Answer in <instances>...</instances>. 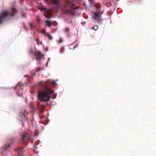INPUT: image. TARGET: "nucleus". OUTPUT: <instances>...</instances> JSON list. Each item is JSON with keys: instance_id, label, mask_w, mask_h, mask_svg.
I'll return each instance as SVG.
<instances>
[{"instance_id": "nucleus-1", "label": "nucleus", "mask_w": 156, "mask_h": 156, "mask_svg": "<svg viewBox=\"0 0 156 156\" xmlns=\"http://www.w3.org/2000/svg\"><path fill=\"white\" fill-rule=\"evenodd\" d=\"M56 82H51L50 80H47L45 82H40L38 84L41 91H39L38 93V98L41 101H47L51 98V95L54 91L51 87L54 86Z\"/></svg>"}, {"instance_id": "nucleus-2", "label": "nucleus", "mask_w": 156, "mask_h": 156, "mask_svg": "<svg viewBox=\"0 0 156 156\" xmlns=\"http://www.w3.org/2000/svg\"><path fill=\"white\" fill-rule=\"evenodd\" d=\"M78 7H75V4H71L69 0L66 1V4L62 8V10L65 14L69 13L72 16L75 15V13L78 11Z\"/></svg>"}, {"instance_id": "nucleus-3", "label": "nucleus", "mask_w": 156, "mask_h": 156, "mask_svg": "<svg viewBox=\"0 0 156 156\" xmlns=\"http://www.w3.org/2000/svg\"><path fill=\"white\" fill-rule=\"evenodd\" d=\"M13 12L9 13L5 11H3L0 14V25L2 23V21L4 20L5 18L7 16L10 15L11 16H13L14 15V13L16 12V10L14 8L12 9Z\"/></svg>"}, {"instance_id": "nucleus-4", "label": "nucleus", "mask_w": 156, "mask_h": 156, "mask_svg": "<svg viewBox=\"0 0 156 156\" xmlns=\"http://www.w3.org/2000/svg\"><path fill=\"white\" fill-rule=\"evenodd\" d=\"M35 55L36 56V59L37 60L38 59L41 60L44 56V55L39 51L36 52L35 53Z\"/></svg>"}, {"instance_id": "nucleus-5", "label": "nucleus", "mask_w": 156, "mask_h": 156, "mask_svg": "<svg viewBox=\"0 0 156 156\" xmlns=\"http://www.w3.org/2000/svg\"><path fill=\"white\" fill-rule=\"evenodd\" d=\"M103 12L102 11H99L98 12H95L94 13V17L95 19H97L98 17H100L101 16V15L102 14Z\"/></svg>"}, {"instance_id": "nucleus-6", "label": "nucleus", "mask_w": 156, "mask_h": 156, "mask_svg": "<svg viewBox=\"0 0 156 156\" xmlns=\"http://www.w3.org/2000/svg\"><path fill=\"white\" fill-rule=\"evenodd\" d=\"M13 143V141L11 140L9 142L5 145V150H7L8 148H10L11 145Z\"/></svg>"}, {"instance_id": "nucleus-7", "label": "nucleus", "mask_w": 156, "mask_h": 156, "mask_svg": "<svg viewBox=\"0 0 156 156\" xmlns=\"http://www.w3.org/2000/svg\"><path fill=\"white\" fill-rule=\"evenodd\" d=\"M46 1H51L53 4L57 6H59L60 1L58 0H45Z\"/></svg>"}, {"instance_id": "nucleus-8", "label": "nucleus", "mask_w": 156, "mask_h": 156, "mask_svg": "<svg viewBox=\"0 0 156 156\" xmlns=\"http://www.w3.org/2000/svg\"><path fill=\"white\" fill-rule=\"evenodd\" d=\"M30 137L28 136L27 133L24 132L22 134V140H24L26 139L29 140Z\"/></svg>"}, {"instance_id": "nucleus-9", "label": "nucleus", "mask_w": 156, "mask_h": 156, "mask_svg": "<svg viewBox=\"0 0 156 156\" xmlns=\"http://www.w3.org/2000/svg\"><path fill=\"white\" fill-rule=\"evenodd\" d=\"M45 23L47 24V26L49 27H50L51 25V22L48 20H47L45 21Z\"/></svg>"}, {"instance_id": "nucleus-10", "label": "nucleus", "mask_w": 156, "mask_h": 156, "mask_svg": "<svg viewBox=\"0 0 156 156\" xmlns=\"http://www.w3.org/2000/svg\"><path fill=\"white\" fill-rule=\"evenodd\" d=\"M46 35L48 37L49 40H51L53 37H52L50 35V34L48 33H46Z\"/></svg>"}, {"instance_id": "nucleus-11", "label": "nucleus", "mask_w": 156, "mask_h": 156, "mask_svg": "<svg viewBox=\"0 0 156 156\" xmlns=\"http://www.w3.org/2000/svg\"><path fill=\"white\" fill-rule=\"evenodd\" d=\"M98 26L97 25H95L92 27V30H97L98 29Z\"/></svg>"}, {"instance_id": "nucleus-12", "label": "nucleus", "mask_w": 156, "mask_h": 156, "mask_svg": "<svg viewBox=\"0 0 156 156\" xmlns=\"http://www.w3.org/2000/svg\"><path fill=\"white\" fill-rule=\"evenodd\" d=\"M39 117L40 119H43L44 118V116L42 114H40L39 115Z\"/></svg>"}, {"instance_id": "nucleus-13", "label": "nucleus", "mask_w": 156, "mask_h": 156, "mask_svg": "<svg viewBox=\"0 0 156 156\" xmlns=\"http://www.w3.org/2000/svg\"><path fill=\"white\" fill-rule=\"evenodd\" d=\"M45 17L46 18H50L51 17V16L49 14H48L47 15H46L45 16Z\"/></svg>"}, {"instance_id": "nucleus-14", "label": "nucleus", "mask_w": 156, "mask_h": 156, "mask_svg": "<svg viewBox=\"0 0 156 156\" xmlns=\"http://www.w3.org/2000/svg\"><path fill=\"white\" fill-rule=\"evenodd\" d=\"M64 51V49L63 48H62L60 50V52L61 53H63Z\"/></svg>"}, {"instance_id": "nucleus-15", "label": "nucleus", "mask_w": 156, "mask_h": 156, "mask_svg": "<svg viewBox=\"0 0 156 156\" xmlns=\"http://www.w3.org/2000/svg\"><path fill=\"white\" fill-rule=\"evenodd\" d=\"M29 25L30 26V29H32L33 27V24L32 23H29Z\"/></svg>"}, {"instance_id": "nucleus-16", "label": "nucleus", "mask_w": 156, "mask_h": 156, "mask_svg": "<svg viewBox=\"0 0 156 156\" xmlns=\"http://www.w3.org/2000/svg\"><path fill=\"white\" fill-rule=\"evenodd\" d=\"M62 41H62V39L61 38H60V40L59 41H58V43H61L62 42Z\"/></svg>"}, {"instance_id": "nucleus-17", "label": "nucleus", "mask_w": 156, "mask_h": 156, "mask_svg": "<svg viewBox=\"0 0 156 156\" xmlns=\"http://www.w3.org/2000/svg\"><path fill=\"white\" fill-rule=\"evenodd\" d=\"M69 29L68 28H66L65 29V31L66 32H67L69 31Z\"/></svg>"}, {"instance_id": "nucleus-18", "label": "nucleus", "mask_w": 156, "mask_h": 156, "mask_svg": "<svg viewBox=\"0 0 156 156\" xmlns=\"http://www.w3.org/2000/svg\"><path fill=\"white\" fill-rule=\"evenodd\" d=\"M46 33H47L45 30H44L42 31V33L46 35Z\"/></svg>"}, {"instance_id": "nucleus-19", "label": "nucleus", "mask_w": 156, "mask_h": 156, "mask_svg": "<svg viewBox=\"0 0 156 156\" xmlns=\"http://www.w3.org/2000/svg\"><path fill=\"white\" fill-rule=\"evenodd\" d=\"M40 9L41 11H42V10H45V9H44V8H43V9L40 8Z\"/></svg>"}, {"instance_id": "nucleus-20", "label": "nucleus", "mask_w": 156, "mask_h": 156, "mask_svg": "<svg viewBox=\"0 0 156 156\" xmlns=\"http://www.w3.org/2000/svg\"><path fill=\"white\" fill-rule=\"evenodd\" d=\"M27 76V75H25L24 76H25H25Z\"/></svg>"}, {"instance_id": "nucleus-21", "label": "nucleus", "mask_w": 156, "mask_h": 156, "mask_svg": "<svg viewBox=\"0 0 156 156\" xmlns=\"http://www.w3.org/2000/svg\"><path fill=\"white\" fill-rule=\"evenodd\" d=\"M55 98H55H53V99H54Z\"/></svg>"}]
</instances>
